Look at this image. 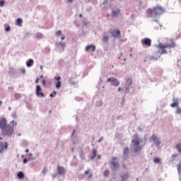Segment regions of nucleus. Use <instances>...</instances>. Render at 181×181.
Masks as SVG:
<instances>
[{
	"mask_svg": "<svg viewBox=\"0 0 181 181\" xmlns=\"http://www.w3.org/2000/svg\"><path fill=\"white\" fill-rule=\"evenodd\" d=\"M5 5V1L4 0H1L0 1V6L1 8H3V6H4Z\"/></svg>",
	"mask_w": 181,
	"mask_h": 181,
	"instance_id": "obj_32",
	"label": "nucleus"
},
{
	"mask_svg": "<svg viewBox=\"0 0 181 181\" xmlns=\"http://www.w3.org/2000/svg\"><path fill=\"white\" fill-rule=\"evenodd\" d=\"M164 8L160 6H157L152 9L148 8L146 10V13L150 16H158V15L164 13Z\"/></svg>",
	"mask_w": 181,
	"mask_h": 181,
	"instance_id": "obj_3",
	"label": "nucleus"
},
{
	"mask_svg": "<svg viewBox=\"0 0 181 181\" xmlns=\"http://www.w3.org/2000/svg\"><path fill=\"white\" fill-rule=\"evenodd\" d=\"M177 114H181V109L180 108L177 109Z\"/></svg>",
	"mask_w": 181,
	"mask_h": 181,
	"instance_id": "obj_39",
	"label": "nucleus"
},
{
	"mask_svg": "<svg viewBox=\"0 0 181 181\" xmlns=\"http://www.w3.org/2000/svg\"><path fill=\"white\" fill-rule=\"evenodd\" d=\"M72 80H73V78H70V79H69V81H70V83H71V84H75V83H73L72 82Z\"/></svg>",
	"mask_w": 181,
	"mask_h": 181,
	"instance_id": "obj_42",
	"label": "nucleus"
},
{
	"mask_svg": "<svg viewBox=\"0 0 181 181\" xmlns=\"http://www.w3.org/2000/svg\"><path fill=\"white\" fill-rule=\"evenodd\" d=\"M120 10L119 8L116 9V10H113L112 13H113V16H117V15L119 13Z\"/></svg>",
	"mask_w": 181,
	"mask_h": 181,
	"instance_id": "obj_21",
	"label": "nucleus"
},
{
	"mask_svg": "<svg viewBox=\"0 0 181 181\" xmlns=\"http://www.w3.org/2000/svg\"><path fill=\"white\" fill-rule=\"evenodd\" d=\"M141 43L143 46L150 47L151 46V40L149 38H144L141 40Z\"/></svg>",
	"mask_w": 181,
	"mask_h": 181,
	"instance_id": "obj_4",
	"label": "nucleus"
},
{
	"mask_svg": "<svg viewBox=\"0 0 181 181\" xmlns=\"http://www.w3.org/2000/svg\"><path fill=\"white\" fill-rule=\"evenodd\" d=\"M107 83H110V82H112V78H108L107 80Z\"/></svg>",
	"mask_w": 181,
	"mask_h": 181,
	"instance_id": "obj_38",
	"label": "nucleus"
},
{
	"mask_svg": "<svg viewBox=\"0 0 181 181\" xmlns=\"http://www.w3.org/2000/svg\"><path fill=\"white\" fill-rule=\"evenodd\" d=\"M43 173H46V169H45V168H44V170H43Z\"/></svg>",
	"mask_w": 181,
	"mask_h": 181,
	"instance_id": "obj_54",
	"label": "nucleus"
},
{
	"mask_svg": "<svg viewBox=\"0 0 181 181\" xmlns=\"http://www.w3.org/2000/svg\"><path fill=\"white\" fill-rule=\"evenodd\" d=\"M177 105H178V103L174 102V103H173L170 105V107H173V108H174V107H176Z\"/></svg>",
	"mask_w": 181,
	"mask_h": 181,
	"instance_id": "obj_30",
	"label": "nucleus"
},
{
	"mask_svg": "<svg viewBox=\"0 0 181 181\" xmlns=\"http://www.w3.org/2000/svg\"><path fill=\"white\" fill-rule=\"evenodd\" d=\"M55 80L57 81H59L61 80V77L60 76L56 77Z\"/></svg>",
	"mask_w": 181,
	"mask_h": 181,
	"instance_id": "obj_40",
	"label": "nucleus"
},
{
	"mask_svg": "<svg viewBox=\"0 0 181 181\" xmlns=\"http://www.w3.org/2000/svg\"><path fill=\"white\" fill-rule=\"evenodd\" d=\"M126 85H127V86H131L132 85V79H131V78H127V79L126 80Z\"/></svg>",
	"mask_w": 181,
	"mask_h": 181,
	"instance_id": "obj_20",
	"label": "nucleus"
},
{
	"mask_svg": "<svg viewBox=\"0 0 181 181\" xmlns=\"http://www.w3.org/2000/svg\"><path fill=\"white\" fill-rule=\"evenodd\" d=\"M37 37H38V39H42V37H43V35L39 33L37 34Z\"/></svg>",
	"mask_w": 181,
	"mask_h": 181,
	"instance_id": "obj_34",
	"label": "nucleus"
},
{
	"mask_svg": "<svg viewBox=\"0 0 181 181\" xmlns=\"http://www.w3.org/2000/svg\"><path fill=\"white\" fill-rule=\"evenodd\" d=\"M22 22H23V21H22L21 18H18L16 22V25L17 26H22Z\"/></svg>",
	"mask_w": 181,
	"mask_h": 181,
	"instance_id": "obj_19",
	"label": "nucleus"
},
{
	"mask_svg": "<svg viewBox=\"0 0 181 181\" xmlns=\"http://www.w3.org/2000/svg\"><path fill=\"white\" fill-rule=\"evenodd\" d=\"M57 36H62V30H59L56 33Z\"/></svg>",
	"mask_w": 181,
	"mask_h": 181,
	"instance_id": "obj_36",
	"label": "nucleus"
},
{
	"mask_svg": "<svg viewBox=\"0 0 181 181\" xmlns=\"http://www.w3.org/2000/svg\"><path fill=\"white\" fill-rule=\"evenodd\" d=\"M98 158L100 159L101 158V156L99 155L98 156Z\"/></svg>",
	"mask_w": 181,
	"mask_h": 181,
	"instance_id": "obj_56",
	"label": "nucleus"
},
{
	"mask_svg": "<svg viewBox=\"0 0 181 181\" xmlns=\"http://www.w3.org/2000/svg\"><path fill=\"white\" fill-rule=\"evenodd\" d=\"M129 177V173H123L122 175H120V181H127L128 178Z\"/></svg>",
	"mask_w": 181,
	"mask_h": 181,
	"instance_id": "obj_15",
	"label": "nucleus"
},
{
	"mask_svg": "<svg viewBox=\"0 0 181 181\" xmlns=\"http://www.w3.org/2000/svg\"><path fill=\"white\" fill-rule=\"evenodd\" d=\"M57 46H58V47L61 46V47H65L66 43L60 42L57 44Z\"/></svg>",
	"mask_w": 181,
	"mask_h": 181,
	"instance_id": "obj_24",
	"label": "nucleus"
},
{
	"mask_svg": "<svg viewBox=\"0 0 181 181\" xmlns=\"http://www.w3.org/2000/svg\"><path fill=\"white\" fill-rule=\"evenodd\" d=\"M102 140H103V137H100V139H99V141H98V143H100L102 141Z\"/></svg>",
	"mask_w": 181,
	"mask_h": 181,
	"instance_id": "obj_46",
	"label": "nucleus"
},
{
	"mask_svg": "<svg viewBox=\"0 0 181 181\" xmlns=\"http://www.w3.org/2000/svg\"><path fill=\"white\" fill-rule=\"evenodd\" d=\"M123 168H124V169H126V168H127V167H126V165H123Z\"/></svg>",
	"mask_w": 181,
	"mask_h": 181,
	"instance_id": "obj_53",
	"label": "nucleus"
},
{
	"mask_svg": "<svg viewBox=\"0 0 181 181\" xmlns=\"http://www.w3.org/2000/svg\"><path fill=\"white\" fill-rule=\"evenodd\" d=\"M109 32L113 37H119L121 35V32L119 30H110Z\"/></svg>",
	"mask_w": 181,
	"mask_h": 181,
	"instance_id": "obj_5",
	"label": "nucleus"
},
{
	"mask_svg": "<svg viewBox=\"0 0 181 181\" xmlns=\"http://www.w3.org/2000/svg\"><path fill=\"white\" fill-rule=\"evenodd\" d=\"M177 156V154H173V155H172V158H176Z\"/></svg>",
	"mask_w": 181,
	"mask_h": 181,
	"instance_id": "obj_45",
	"label": "nucleus"
},
{
	"mask_svg": "<svg viewBox=\"0 0 181 181\" xmlns=\"http://www.w3.org/2000/svg\"><path fill=\"white\" fill-rule=\"evenodd\" d=\"M13 134V127L8 126V130L6 131V135L11 136Z\"/></svg>",
	"mask_w": 181,
	"mask_h": 181,
	"instance_id": "obj_14",
	"label": "nucleus"
},
{
	"mask_svg": "<svg viewBox=\"0 0 181 181\" xmlns=\"http://www.w3.org/2000/svg\"><path fill=\"white\" fill-rule=\"evenodd\" d=\"M24 177H25V175H24L22 171H20L18 174V177L19 179H23V178H24Z\"/></svg>",
	"mask_w": 181,
	"mask_h": 181,
	"instance_id": "obj_22",
	"label": "nucleus"
},
{
	"mask_svg": "<svg viewBox=\"0 0 181 181\" xmlns=\"http://www.w3.org/2000/svg\"><path fill=\"white\" fill-rule=\"evenodd\" d=\"M39 83V78H37L35 81V83L37 84Z\"/></svg>",
	"mask_w": 181,
	"mask_h": 181,
	"instance_id": "obj_48",
	"label": "nucleus"
},
{
	"mask_svg": "<svg viewBox=\"0 0 181 181\" xmlns=\"http://www.w3.org/2000/svg\"><path fill=\"white\" fill-rule=\"evenodd\" d=\"M176 148H177V150L178 151L179 153H181V143H180V144H178L176 146Z\"/></svg>",
	"mask_w": 181,
	"mask_h": 181,
	"instance_id": "obj_28",
	"label": "nucleus"
},
{
	"mask_svg": "<svg viewBox=\"0 0 181 181\" xmlns=\"http://www.w3.org/2000/svg\"><path fill=\"white\" fill-rule=\"evenodd\" d=\"M1 104H2V101L0 100V106H1Z\"/></svg>",
	"mask_w": 181,
	"mask_h": 181,
	"instance_id": "obj_60",
	"label": "nucleus"
},
{
	"mask_svg": "<svg viewBox=\"0 0 181 181\" xmlns=\"http://www.w3.org/2000/svg\"><path fill=\"white\" fill-rule=\"evenodd\" d=\"M11 30V27L10 26H8L6 28V32H10Z\"/></svg>",
	"mask_w": 181,
	"mask_h": 181,
	"instance_id": "obj_37",
	"label": "nucleus"
},
{
	"mask_svg": "<svg viewBox=\"0 0 181 181\" xmlns=\"http://www.w3.org/2000/svg\"><path fill=\"white\" fill-rule=\"evenodd\" d=\"M142 142V139H141L138 134H134L133 139H132V145L133 146L134 151L137 153L142 150V146L140 144Z\"/></svg>",
	"mask_w": 181,
	"mask_h": 181,
	"instance_id": "obj_2",
	"label": "nucleus"
},
{
	"mask_svg": "<svg viewBox=\"0 0 181 181\" xmlns=\"http://www.w3.org/2000/svg\"><path fill=\"white\" fill-rule=\"evenodd\" d=\"M21 95L20 93H16L15 94V98L17 99V100H19L21 99Z\"/></svg>",
	"mask_w": 181,
	"mask_h": 181,
	"instance_id": "obj_31",
	"label": "nucleus"
},
{
	"mask_svg": "<svg viewBox=\"0 0 181 181\" xmlns=\"http://www.w3.org/2000/svg\"><path fill=\"white\" fill-rule=\"evenodd\" d=\"M18 136H21V134H19Z\"/></svg>",
	"mask_w": 181,
	"mask_h": 181,
	"instance_id": "obj_63",
	"label": "nucleus"
},
{
	"mask_svg": "<svg viewBox=\"0 0 181 181\" xmlns=\"http://www.w3.org/2000/svg\"><path fill=\"white\" fill-rule=\"evenodd\" d=\"M61 86H62V82L60 81H58L56 84L57 89H59L61 88Z\"/></svg>",
	"mask_w": 181,
	"mask_h": 181,
	"instance_id": "obj_27",
	"label": "nucleus"
},
{
	"mask_svg": "<svg viewBox=\"0 0 181 181\" xmlns=\"http://www.w3.org/2000/svg\"><path fill=\"white\" fill-rule=\"evenodd\" d=\"M129 153V149L128 148H125L123 151L124 156L128 155Z\"/></svg>",
	"mask_w": 181,
	"mask_h": 181,
	"instance_id": "obj_23",
	"label": "nucleus"
},
{
	"mask_svg": "<svg viewBox=\"0 0 181 181\" xmlns=\"http://www.w3.org/2000/svg\"><path fill=\"white\" fill-rule=\"evenodd\" d=\"M42 84L44 86H46V80L45 79H43Z\"/></svg>",
	"mask_w": 181,
	"mask_h": 181,
	"instance_id": "obj_41",
	"label": "nucleus"
},
{
	"mask_svg": "<svg viewBox=\"0 0 181 181\" xmlns=\"http://www.w3.org/2000/svg\"><path fill=\"white\" fill-rule=\"evenodd\" d=\"M64 39H65V37H62V40H64Z\"/></svg>",
	"mask_w": 181,
	"mask_h": 181,
	"instance_id": "obj_55",
	"label": "nucleus"
},
{
	"mask_svg": "<svg viewBox=\"0 0 181 181\" xmlns=\"http://www.w3.org/2000/svg\"><path fill=\"white\" fill-rule=\"evenodd\" d=\"M57 169H58V175H65L66 169L64 167L58 165Z\"/></svg>",
	"mask_w": 181,
	"mask_h": 181,
	"instance_id": "obj_10",
	"label": "nucleus"
},
{
	"mask_svg": "<svg viewBox=\"0 0 181 181\" xmlns=\"http://www.w3.org/2000/svg\"><path fill=\"white\" fill-rule=\"evenodd\" d=\"M116 160L117 157L112 158V160H113L112 161V165H113V170H118V168H119L118 163L115 162Z\"/></svg>",
	"mask_w": 181,
	"mask_h": 181,
	"instance_id": "obj_7",
	"label": "nucleus"
},
{
	"mask_svg": "<svg viewBox=\"0 0 181 181\" xmlns=\"http://www.w3.org/2000/svg\"><path fill=\"white\" fill-rule=\"evenodd\" d=\"M110 175V171L109 170H105V172L103 173V175H105V177H108Z\"/></svg>",
	"mask_w": 181,
	"mask_h": 181,
	"instance_id": "obj_29",
	"label": "nucleus"
},
{
	"mask_svg": "<svg viewBox=\"0 0 181 181\" xmlns=\"http://www.w3.org/2000/svg\"><path fill=\"white\" fill-rule=\"evenodd\" d=\"M107 1H106L103 2V4H107Z\"/></svg>",
	"mask_w": 181,
	"mask_h": 181,
	"instance_id": "obj_59",
	"label": "nucleus"
},
{
	"mask_svg": "<svg viewBox=\"0 0 181 181\" xmlns=\"http://www.w3.org/2000/svg\"><path fill=\"white\" fill-rule=\"evenodd\" d=\"M33 64H34L33 59H29V60L27 62V63H26L27 66H28V68L31 67Z\"/></svg>",
	"mask_w": 181,
	"mask_h": 181,
	"instance_id": "obj_18",
	"label": "nucleus"
},
{
	"mask_svg": "<svg viewBox=\"0 0 181 181\" xmlns=\"http://www.w3.org/2000/svg\"><path fill=\"white\" fill-rule=\"evenodd\" d=\"M122 88H117V91H119V92H121V91H122Z\"/></svg>",
	"mask_w": 181,
	"mask_h": 181,
	"instance_id": "obj_47",
	"label": "nucleus"
},
{
	"mask_svg": "<svg viewBox=\"0 0 181 181\" xmlns=\"http://www.w3.org/2000/svg\"><path fill=\"white\" fill-rule=\"evenodd\" d=\"M83 17V15L81 13L79 14V18H82Z\"/></svg>",
	"mask_w": 181,
	"mask_h": 181,
	"instance_id": "obj_51",
	"label": "nucleus"
},
{
	"mask_svg": "<svg viewBox=\"0 0 181 181\" xmlns=\"http://www.w3.org/2000/svg\"><path fill=\"white\" fill-rule=\"evenodd\" d=\"M95 49H96V47L95 45H89L86 47V48H85V50L86 52H95Z\"/></svg>",
	"mask_w": 181,
	"mask_h": 181,
	"instance_id": "obj_8",
	"label": "nucleus"
},
{
	"mask_svg": "<svg viewBox=\"0 0 181 181\" xmlns=\"http://www.w3.org/2000/svg\"><path fill=\"white\" fill-rule=\"evenodd\" d=\"M25 153H29V149L28 148L25 150Z\"/></svg>",
	"mask_w": 181,
	"mask_h": 181,
	"instance_id": "obj_50",
	"label": "nucleus"
},
{
	"mask_svg": "<svg viewBox=\"0 0 181 181\" xmlns=\"http://www.w3.org/2000/svg\"><path fill=\"white\" fill-rule=\"evenodd\" d=\"M153 163H160V159L158 158H153Z\"/></svg>",
	"mask_w": 181,
	"mask_h": 181,
	"instance_id": "obj_25",
	"label": "nucleus"
},
{
	"mask_svg": "<svg viewBox=\"0 0 181 181\" xmlns=\"http://www.w3.org/2000/svg\"><path fill=\"white\" fill-rule=\"evenodd\" d=\"M119 85H120L119 81H118L115 78H112V86L115 87H118Z\"/></svg>",
	"mask_w": 181,
	"mask_h": 181,
	"instance_id": "obj_13",
	"label": "nucleus"
},
{
	"mask_svg": "<svg viewBox=\"0 0 181 181\" xmlns=\"http://www.w3.org/2000/svg\"><path fill=\"white\" fill-rule=\"evenodd\" d=\"M177 169L178 173L181 174V163L177 164Z\"/></svg>",
	"mask_w": 181,
	"mask_h": 181,
	"instance_id": "obj_26",
	"label": "nucleus"
},
{
	"mask_svg": "<svg viewBox=\"0 0 181 181\" xmlns=\"http://www.w3.org/2000/svg\"><path fill=\"white\" fill-rule=\"evenodd\" d=\"M8 148V143L0 142V153H2L4 150Z\"/></svg>",
	"mask_w": 181,
	"mask_h": 181,
	"instance_id": "obj_9",
	"label": "nucleus"
},
{
	"mask_svg": "<svg viewBox=\"0 0 181 181\" xmlns=\"http://www.w3.org/2000/svg\"><path fill=\"white\" fill-rule=\"evenodd\" d=\"M75 132H76V130H74L73 134H72V136L74 135Z\"/></svg>",
	"mask_w": 181,
	"mask_h": 181,
	"instance_id": "obj_52",
	"label": "nucleus"
},
{
	"mask_svg": "<svg viewBox=\"0 0 181 181\" xmlns=\"http://www.w3.org/2000/svg\"><path fill=\"white\" fill-rule=\"evenodd\" d=\"M40 78L42 79V78H44V76L42 75V76H40Z\"/></svg>",
	"mask_w": 181,
	"mask_h": 181,
	"instance_id": "obj_57",
	"label": "nucleus"
},
{
	"mask_svg": "<svg viewBox=\"0 0 181 181\" xmlns=\"http://www.w3.org/2000/svg\"><path fill=\"white\" fill-rule=\"evenodd\" d=\"M176 47V43L173 40V39L167 38V43L164 45L163 43H159L158 45V48L161 50L160 54H168L166 49H173Z\"/></svg>",
	"mask_w": 181,
	"mask_h": 181,
	"instance_id": "obj_1",
	"label": "nucleus"
},
{
	"mask_svg": "<svg viewBox=\"0 0 181 181\" xmlns=\"http://www.w3.org/2000/svg\"><path fill=\"white\" fill-rule=\"evenodd\" d=\"M151 139H152V141H153V142H155V144H156L157 146H160V142L159 138H158L156 134H153V135L151 136Z\"/></svg>",
	"mask_w": 181,
	"mask_h": 181,
	"instance_id": "obj_11",
	"label": "nucleus"
},
{
	"mask_svg": "<svg viewBox=\"0 0 181 181\" xmlns=\"http://www.w3.org/2000/svg\"><path fill=\"white\" fill-rule=\"evenodd\" d=\"M40 69L42 70V66H40Z\"/></svg>",
	"mask_w": 181,
	"mask_h": 181,
	"instance_id": "obj_61",
	"label": "nucleus"
},
{
	"mask_svg": "<svg viewBox=\"0 0 181 181\" xmlns=\"http://www.w3.org/2000/svg\"><path fill=\"white\" fill-rule=\"evenodd\" d=\"M28 163V159L27 158H25L24 160H23V163L24 164H26Z\"/></svg>",
	"mask_w": 181,
	"mask_h": 181,
	"instance_id": "obj_43",
	"label": "nucleus"
},
{
	"mask_svg": "<svg viewBox=\"0 0 181 181\" xmlns=\"http://www.w3.org/2000/svg\"><path fill=\"white\" fill-rule=\"evenodd\" d=\"M74 1V0H69L68 2L69 3H72Z\"/></svg>",
	"mask_w": 181,
	"mask_h": 181,
	"instance_id": "obj_49",
	"label": "nucleus"
},
{
	"mask_svg": "<svg viewBox=\"0 0 181 181\" xmlns=\"http://www.w3.org/2000/svg\"><path fill=\"white\" fill-rule=\"evenodd\" d=\"M6 119H1L0 120V129H1L2 130H4L6 127Z\"/></svg>",
	"mask_w": 181,
	"mask_h": 181,
	"instance_id": "obj_12",
	"label": "nucleus"
},
{
	"mask_svg": "<svg viewBox=\"0 0 181 181\" xmlns=\"http://www.w3.org/2000/svg\"><path fill=\"white\" fill-rule=\"evenodd\" d=\"M0 140H2V138H1V137H0Z\"/></svg>",
	"mask_w": 181,
	"mask_h": 181,
	"instance_id": "obj_62",
	"label": "nucleus"
},
{
	"mask_svg": "<svg viewBox=\"0 0 181 181\" xmlns=\"http://www.w3.org/2000/svg\"><path fill=\"white\" fill-rule=\"evenodd\" d=\"M42 90L41 88V86L40 85H37V88H36V94H37V97H41V98H44L45 97V95L42 92Z\"/></svg>",
	"mask_w": 181,
	"mask_h": 181,
	"instance_id": "obj_6",
	"label": "nucleus"
},
{
	"mask_svg": "<svg viewBox=\"0 0 181 181\" xmlns=\"http://www.w3.org/2000/svg\"><path fill=\"white\" fill-rule=\"evenodd\" d=\"M56 95H57V92L54 90L52 92V93L50 94V97L54 98L56 96Z\"/></svg>",
	"mask_w": 181,
	"mask_h": 181,
	"instance_id": "obj_35",
	"label": "nucleus"
},
{
	"mask_svg": "<svg viewBox=\"0 0 181 181\" xmlns=\"http://www.w3.org/2000/svg\"><path fill=\"white\" fill-rule=\"evenodd\" d=\"M56 176H57V175H56V174H54V175H53V177H56Z\"/></svg>",
	"mask_w": 181,
	"mask_h": 181,
	"instance_id": "obj_58",
	"label": "nucleus"
},
{
	"mask_svg": "<svg viewBox=\"0 0 181 181\" xmlns=\"http://www.w3.org/2000/svg\"><path fill=\"white\" fill-rule=\"evenodd\" d=\"M85 175L88 176V180H90L93 177V173L90 169L85 170Z\"/></svg>",
	"mask_w": 181,
	"mask_h": 181,
	"instance_id": "obj_16",
	"label": "nucleus"
},
{
	"mask_svg": "<svg viewBox=\"0 0 181 181\" xmlns=\"http://www.w3.org/2000/svg\"><path fill=\"white\" fill-rule=\"evenodd\" d=\"M109 40V37L107 35H105V37H103V42H108Z\"/></svg>",
	"mask_w": 181,
	"mask_h": 181,
	"instance_id": "obj_33",
	"label": "nucleus"
},
{
	"mask_svg": "<svg viewBox=\"0 0 181 181\" xmlns=\"http://www.w3.org/2000/svg\"><path fill=\"white\" fill-rule=\"evenodd\" d=\"M92 154H93V156H92V157H90V160H93L96 157V156H97V149L93 148L92 150Z\"/></svg>",
	"mask_w": 181,
	"mask_h": 181,
	"instance_id": "obj_17",
	"label": "nucleus"
},
{
	"mask_svg": "<svg viewBox=\"0 0 181 181\" xmlns=\"http://www.w3.org/2000/svg\"><path fill=\"white\" fill-rule=\"evenodd\" d=\"M11 124H15V125H17L16 122H15L14 120H13L12 122H11Z\"/></svg>",
	"mask_w": 181,
	"mask_h": 181,
	"instance_id": "obj_44",
	"label": "nucleus"
}]
</instances>
